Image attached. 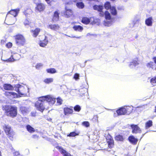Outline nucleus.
Wrapping results in <instances>:
<instances>
[{
	"label": "nucleus",
	"instance_id": "obj_1",
	"mask_svg": "<svg viewBox=\"0 0 156 156\" xmlns=\"http://www.w3.org/2000/svg\"><path fill=\"white\" fill-rule=\"evenodd\" d=\"M56 100V98L51 95H47L39 98L35 106L37 109L41 112H43L45 108L44 105L45 103H50L51 105L54 104Z\"/></svg>",
	"mask_w": 156,
	"mask_h": 156
},
{
	"label": "nucleus",
	"instance_id": "obj_2",
	"mask_svg": "<svg viewBox=\"0 0 156 156\" xmlns=\"http://www.w3.org/2000/svg\"><path fill=\"white\" fill-rule=\"evenodd\" d=\"M2 110L5 114L7 116L12 117H16L17 114V108L16 107L5 105L2 106Z\"/></svg>",
	"mask_w": 156,
	"mask_h": 156
},
{
	"label": "nucleus",
	"instance_id": "obj_3",
	"mask_svg": "<svg viewBox=\"0 0 156 156\" xmlns=\"http://www.w3.org/2000/svg\"><path fill=\"white\" fill-rule=\"evenodd\" d=\"M14 90L18 93L20 97L27 96L29 94V88L27 87L25 88L23 86L18 84L14 85Z\"/></svg>",
	"mask_w": 156,
	"mask_h": 156
},
{
	"label": "nucleus",
	"instance_id": "obj_4",
	"mask_svg": "<svg viewBox=\"0 0 156 156\" xmlns=\"http://www.w3.org/2000/svg\"><path fill=\"white\" fill-rule=\"evenodd\" d=\"M133 110V106H126L122 107L117 110V112L118 115L129 114Z\"/></svg>",
	"mask_w": 156,
	"mask_h": 156
},
{
	"label": "nucleus",
	"instance_id": "obj_5",
	"mask_svg": "<svg viewBox=\"0 0 156 156\" xmlns=\"http://www.w3.org/2000/svg\"><path fill=\"white\" fill-rule=\"evenodd\" d=\"M4 129L9 138L11 140H13V136L15 135V133L11 128L10 126L8 125H5L3 127Z\"/></svg>",
	"mask_w": 156,
	"mask_h": 156
},
{
	"label": "nucleus",
	"instance_id": "obj_6",
	"mask_svg": "<svg viewBox=\"0 0 156 156\" xmlns=\"http://www.w3.org/2000/svg\"><path fill=\"white\" fill-rule=\"evenodd\" d=\"M105 16L106 20L103 22L104 25L108 27L111 26L112 24V20L111 18L110 14L108 11H105Z\"/></svg>",
	"mask_w": 156,
	"mask_h": 156
},
{
	"label": "nucleus",
	"instance_id": "obj_7",
	"mask_svg": "<svg viewBox=\"0 0 156 156\" xmlns=\"http://www.w3.org/2000/svg\"><path fill=\"white\" fill-rule=\"evenodd\" d=\"M16 44L18 45L23 46L25 42V40L24 37L21 34L16 35L15 37Z\"/></svg>",
	"mask_w": 156,
	"mask_h": 156
},
{
	"label": "nucleus",
	"instance_id": "obj_8",
	"mask_svg": "<svg viewBox=\"0 0 156 156\" xmlns=\"http://www.w3.org/2000/svg\"><path fill=\"white\" fill-rule=\"evenodd\" d=\"M20 9H19L11 10L7 14L6 17V19L8 17L9 14H10L14 16L13 17H11L10 18V19L11 20H13V22L12 23V24H14L15 22L16 21V19L15 18V17L17 15Z\"/></svg>",
	"mask_w": 156,
	"mask_h": 156
},
{
	"label": "nucleus",
	"instance_id": "obj_9",
	"mask_svg": "<svg viewBox=\"0 0 156 156\" xmlns=\"http://www.w3.org/2000/svg\"><path fill=\"white\" fill-rule=\"evenodd\" d=\"M104 7L106 9H111V12L112 15L114 16L116 15L117 12L115 8V7H111L109 2H106L105 4Z\"/></svg>",
	"mask_w": 156,
	"mask_h": 156
},
{
	"label": "nucleus",
	"instance_id": "obj_10",
	"mask_svg": "<svg viewBox=\"0 0 156 156\" xmlns=\"http://www.w3.org/2000/svg\"><path fill=\"white\" fill-rule=\"evenodd\" d=\"M93 8L94 10H97L100 12V14L101 16H103L105 15V12L102 11L103 7L101 5H95L93 6Z\"/></svg>",
	"mask_w": 156,
	"mask_h": 156
},
{
	"label": "nucleus",
	"instance_id": "obj_11",
	"mask_svg": "<svg viewBox=\"0 0 156 156\" xmlns=\"http://www.w3.org/2000/svg\"><path fill=\"white\" fill-rule=\"evenodd\" d=\"M131 127L132 129V133H141V130L140 128L137 125L132 124Z\"/></svg>",
	"mask_w": 156,
	"mask_h": 156
},
{
	"label": "nucleus",
	"instance_id": "obj_12",
	"mask_svg": "<svg viewBox=\"0 0 156 156\" xmlns=\"http://www.w3.org/2000/svg\"><path fill=\"white\" fill-rule=\"evenodd\" d=\"M56 148L64 156H73L60 146H57Z\"/></svg>",
	"mask_w": 156,
	"mask_h": 156
},
{
	"label": "nucleus",
	"instance_id": "obj_13",
	"mask_svg": "<svg viewBox=\"0 0 156 156\" xmlns=\"http://www.w3.org/2000/svg\"><path fill=\"white\" fill-rule=\"evenodd\" d=\"M5 96L9 98H12L17 97V94L12 92L7 91L5 93Z\"/></svg>",
	"mask_w": 156,
	"mask_h": 156
},
{
	"label": "nucleus",
	"instance_id": "obj_14",
	"mask_svg": "<svg viewBox=\"0 0 156 156\" xmlns=\"http://www.w3.org/2000/svg\"><path fill=\"white\" fill-rule=\"evenodd\" d=\"M72 108H69L68 107H65L63 109L64 113L65 115H68L69 114H72L73 110L72 109V107H71Z\"/></svg>",
	"mask_w": 156,
	"mask_h": 156
},
{
	"label": "nucleus",
	"instance_id": "obj_15",
	"mask_svg": "<svg viewBox=\"0 0 156 156\" xmlns=\"http://www.w3.org/2000/svg\"><path fill=\"white\" fill-rule=\"evenodd\" d=\"M128 139L131 143L134 145L136 144L138 141V139L133 135L129 136Z\"/></svg>",
	"mask_w": 156,
	"mask_h": 156
},
{
	"label": "nucleus",
	"instance_id": "obj_16",
	"mask_svg": "<svg viewBox=\"0 0 156 156\" xmlns=\"http://www.w3.org/2000/svg\"><path fill=\"white\" fill-rule=\"evenodd\" d=\"M45 8L44 5L41 3H38L37 5L36 9L40 12L43 11Z\"/></svg>",
	"mask_w": 156,
	"mask_h": 156
},
{
	"label": "nucleus",
	"instance_id": "obj_17",
	"mask_svg": "<svg viewBox=\"0 0 156 156\" xmlns=\"http://www.w3.org/2000/svg\"><path fill=\"white\" fill-rule=\"evenodd\" d=\"M137 60V59H135L130 62L129 65L130 67L132 68L139 65V63L138 62Z\"/></svg>",
	"mask_w": 156,
	"mask_h": 156
},
{
	"label": "nucleus",
	"instance_id": "obj_18",
	"mask_svg": "<svg viewBox=\"0 0 156 156\" xmlns=\"http://www.w3.org/2000/svg\"><path fill=\"white\" fill-rule=\"evenodd\" d=\"M3 87L4 89L5 90H14L15 89L14 86L13 87L9 84H5Z\"/></svg>",
	"mask_w": 156,
	"mask_h": 156
},
{
	"label": "nucleus",
	"instance_id": "obj_19",
	"mask_svg": "<svg viewBox=\"0 0 156 156\" xmlns=\"http://www.w3.org/2000/svg\"><path fill=\"white\" fill-rule=\"evenodd\" d=\"M47 27L48 28H50L53 30L55 31L58 30L59 28V26L58 24L49 25Z\"/></svg>",
	"mask_w": 156,
	"mask_h": 156
},
{
	"label": "nucleus",
	"instance_id": "obj_20",
	"mask_svg": "<svg viewBox=\"0 0 156 156\" xmlns=\"http://www.w3.org/2000/svg\"><path fill=\"white\" fill-rule=\"evenodd\" d=\"M20 111L23 114L26 115L28 112V108L24 106H21L20 108Z\"/></svg>",
	"mask_w": 156,
	"mask_h": 156
},
{
	"label": "nucleus",
	"instance_id": "obj_21",
	"mask_svg": "<svg viewBox=\"0 0 156 156\" xmlns=\"http://www.w3.org/2000/svg\"><path fill=\"white\" fill-rule=\"evenodd\" d=\"M40 30L39 28H37L34 30H32L31 31L33 34V36L34 37H36L39 34L40 32Z\"/></svg>",
	"mask_w": 156,
	"mask_h": 156
},
{
	"label": "nucleus",
	"instance_id": "obj_22",
	"mask_svg": "<svg viewBox=\"0 0 156 156\" xmlns=\"http://www.w3.org/2000/svg\"><path fill=\"white\" fill-rule=\"evenodd\" d=\"M146 66L147 68L153 69L154 68V67L155 66V64L154 62L151 61L147 63L146 64Z\"/></svg>",
	"mask_w": 156,
	"mask_h": 156
},
{
	"label": "nucleus",
	"instance_id": "obj_23",
	"mask_svg": "<svg viewBox=\"0 0 156 156\" xmlns=\"http://www.w3.org/2000/svg\"><path fill=\"white\" fill-rule=\"evenodd\" d=\"M152 18L151 17H150L145 20L146 24L148 26H151L152 25Z\"/></svg>",
	"mask_w": 156,
	"mask_h": 156
},
{
	"label": "nucleus",
	"instance_id": "obj_24",
	"mask_svg": "<svg viewBox=\"0 0 156 156\" xmlns=\"http://www.w3.org/2000/svg\"><path fill=\"white\" fill-rule=\"evenodd\" d=\"M73 28L75 30L80 32H81L83 29V28L80 25H75Z\"/></svg>",
	"mask_w": 156,
	"mask_h": 156
},
{
	"label": "nucleus",
	"instance_id": "obj_25",
	"mask_svg": "<svg viewBox=\"0 0 156 156\" xmlns=\"http://www.w3.org/2000/svg\"><path fill=\"white\" fill-rule=\"evenodd\" d=\"M153 125L152 121L150 120L147 121L145 123V128L146 129H147L149 128L152 126Z\"/></svg>",
	"mask_w": 156,
	"mask_h": 156
},
{
	"label": "nucleus",
	"instance_id": "obj_26",
	"mask_svg": "<svg viewBox=\"0 0 156 156\" xmlns=\"http://www.w3.org/2000/svg\"><path fill=\"white\" fill-rule=\"evenodd\" d=\"M66 11L65 13V15L66 16V17H68L72 15L73 13L71 10L70 9H66Z\"/></svg>",
	"mask_w": 156,
	"mask_h": 156
},
{
	"label": "nucleus",
	"instance_id": "obj_27",
	"mask_svg": "<svg viewBox=\"0 0 156 156\" xmlns=\"http://www.w3.org/2000/svg\"><path fill=\"white\" fill-rule=\"evenodd\" d=\"M1 59L2 61H3L5 62H13L14 61L16 60V59H15V58H14L13 55H11L10 58L4 60L2 58Z\"/></svg>",
	"mask_w": 156,
	"mask_h": 156
},
{
	"label": "nucleus",
	"instance_id": "obj_28",
	"mask_svg": "<svg viewBox=\"0 0 156 156\" xmlns=\"http://www.w3.org/2000/svg\"><path fill=\"white\" fill-rule=\"evenodd\" d=\"M82 22L86 24H88L90 22L89 18L87 17H84L82 18Z\"/></svg>",
	"mask_w": 156,
	"mask_h": 156
},
{
	"label": "nucleus",
	"instance_id": "obj_29",
	"mask_svg": "<svg viewBox=\"0 0 156 156\" xmlns=\"http://www.w3.org/2000/svg\"><path fill=\"white\" fill-rule=\"evenodd\" d=\"M150 83L153 86H156V76H154L150 79Z\"/></svg>",
	"mask_w": 156,
	"mask_h": 156
},
{
	"label": "nucleus",
	"instance_id": "obj_30",
	"mask_svg": "<svg viewBox=\"0 0 156 156\" xmlns=\"http://www.w3.org/2000/svg\"><path fill=\"white\" fill-rule=\"evenodd\" d=\"M47 41L44 40L43 41H40L39 43V45L41 47H44L48 44Z\"/></svg>",
	"mask_w": 156,
	"mask_h": 156
},
{
	"label": "nucleus",
	"instance_id": "obj_31",
	"mask_svg": "<svg viewBox=\"0 0 156 156\" xmlns=\"http://www.w3.org/2000/svg\"><path fill=\"white\" fill-rule=\"evenodd\" d=\"M59 13L58 11H55L53 17V20L55 21H57L58 20Z\"/></svg>",
	"mask_w": 156,
	"mask_h": 156
},
{
	"label": "nucleus",
	"instance_id": "obj_32",
	"mask_svg": "<svg viewBox=\"0 0 156 156\" xmlns=\"http://www.w3.org/2000/svg\"><path fill=\"white\" fill-rule=\"evenodd\" d=\"M108 147L110 148H112L114 145V141L112 139H110L107 141Z\"/></svg>",
	"mask_w": 156,
	"mask_h": 156
},
{
	"label": "nucleus",
	"instance_id": "obj_33",
	"mask_svg": "<svg viewBox=\"0 0 156 156\" xmlns=\"http://www.w3.org/2000/svg\"><path fill=\"white\" fill-rule=\"evenodd\" d=\"M46 71L48 73L51 74L55 73L57 72L55 69L53 68L47 69H46Z\"/></svg>",
	"mask_w": 156,
	"mask_h": 156
},
{
	"label": "nucleus",
	"instance_id": "obj_34",
	"mask_svg": "<svg viewBox=\"0 0 156 156\" xmlns=\"http://www.w3.org/2000/svg\"><path fill=\"white\" fill-rule=\"evenodd\" d=\"M26 128L27 131L30 133H32L35 131L34 129L30 125H27Z\"/></svg>",
	"mask_w": 156,
	"mask_h": 156
},
{
	"label": "nucleus",
	"instance_id": "obj_35",
	"mask_svg": "<svg viewBox=\"0 0 156 156\" xmlns=\"http://www.w3.org/2000/svg\"><path fill=\"white\" fill-rule=\"evenodd\" d=\"M53 81V79L52 78H48L44 80V82L47 84H49Z\"/></svg>",
	"mask_w": 156,
	"mask_h": 156
},
{
	"label": "nucleus",
	"instance_id": "obj_36",
	"mask_svg": "<svg viewBox=\"0 0 156 156\" xmlns=\"http://www.w3.org/2000/svg\"><path fill=\"white\" fill-rule=\"evenodd\" d=\"M115 140L117 141H122L124 140V139L123 136L120 135H117L115 137Z\"/></svg>",
	"mask_w": 156,
	"mask_h": 156
},
{
	"label": "nucleus",
	"instance_id": "obj_37",
	"mask_svg": "<svg viewBox=\"0 0 156 156\" xmlns=\"http://www.w3.org/2000/svg\"><path fill=\"white\" fill-rule=\"evenodd\" d=\"M52 38V36L50 34H47L45 36L44 40L46 41H47L48 42V41L51 40Z\"/></svg>",
	"mask_w": 156,
	"mask_h": 156
},
{
	"label": "nucleus",
	"instance_id": "obj_38",
	"mask_svg": "<svg viewBox=\"0 0 156 156\" xmlns=\"http://www.w3.org/2000/svg\"><path fill=\"white\" fill-rule=\"evenodd\" d=\"M79 135V133H76L75 132H73L70 133L67 135V136L69 137H75L76 136Z\"/></svg>",
	"mask_w": 156,
	"mask_h": 156
},
{
	"label": "nucleus",
	"instance_id": "obj_39",
	"mask_svg": "<svg viewBox=\"0 0 156 156\" xmlns=\"http://www.w3.org/2000/svg\"><path fill=\"white\" fill-rule=\"evenodd\" d=\"M76 5L78 8L80 9H83L84 7V4L82 2H77Z\"/></svg>",
	"mask_w": 156,
	"mask_h": 156
},
{
	"label": "nucleus",
	"instance_id": "obj_40",
	"mask_svg": "<svg viewBox=\"0 0 156 156\" xmlns=\"http://www.w3.org/2000/svg\"><path fill=\"white\" fill-rule=\"evenodd\" d=\"M74 109L76 112H79L81 110V108L79 105H76L74 107Z\"/></svg>",
	"mask_w": 156,
	"mask_h": 156
},
{
	"label": "nucleus",
	"instance_id": "obj_41",
	"mask_svg": "<svg viewBox=\"0 0 156 156\" xmlns=\"http://www.w3.org/2000/svg\"><path fill=\"white\" fill-rule=\"evenodd\" d=\"M82 125L86 127H88L90 126L89 123L88 121H84L82 122Z\"/></svg>",
	"mask_w": 156,
	"mask_h": 156
},
{
	"label": "nucleus",
	"instance_id": "obj_42",
	"mask_svg": "<svg viewBox=\"0 0 156 156\" xmlns=\"http://www.w3.org/2000/svg\"><path fill=\"white\" fill-rule=\"evenodd\" d=\"M57 103L58 104V105H60L62 104V99H61L59 98H58L57 99Z\"/></svg>",
	"mask_w": 156,
	"mask_h": 156
},
{
	"label": "nucleus",
	"instance_id": "obj_43",
	"mask_svg": "<svg viewBox=\"0 0 156 156\" xmlns=\"http://www.w3.org/2000/svg\"><path fill=\"white\" fill-rule=\"evenodd\" d=\"M79 74L78 73H76L74 76V78L76 80L79 79Z\"/></svg>",
	"mask_w": 156,
	"mask_h": 156
},
{
	"label": "nucleus",
	"instance_id": "obj_44",
	"mask_svg": "<svg viewBox=\"0 0 156 156\" xmlns=\"http://www.w3.org/2000/svg\"><path fill=\"white\" fill-rule=\"evenodd\" d=\"M14 156H23L22 155L20 154L19 152L16 151L13 153Z\"/></svg>",
	"mask_w": 156,
	"mask_h": 156
},
{
	"label": "nucleus",
	"instance_id": "obj_45",
	"mask_svg": "<svg viewBox=\"0 0 156 156\" xmlns=\"http://www.w3.org/2000/svg\"><path fill=\"white\" fill-rule=\"evenodd\" d=\"M30 22L27 20L26 19L24 22V24L25 26L28 25L30 24Z\"/></svg>",
	"mask_w": 156,
	"mask_h": 156
},
{
	"label": "nucleus",
	"instance_id": "obj_46",
	"mask_svg": "<svg viewBox=\"0 0 156 156\" xmlns=\"http://www.w3.org/2000/svg\"><path fill=\"white\" fill-rule=\"evenodd\" d=\"M43 66V64L41 63H39L37 64L36 66L37 69H38Z\"/></svg>",
	"mask_w": 156,
	"mask_h": 156
},
{
	"label": "nucleus",
	"instance_id": "obj_47",
	"mask_svg": "<svg viewBox=\"0 0 156 156\" xmlns=\"http://www.w3.org/2000/svg\"><path fill=\"white\" fill-rule=\"evenodd\" d=\"M12 44L11 43H8L6 44L7 47L8 48H10L12 47Z\"/></svg>",
	"mask_w": 156,
	"mask_h": 156
},
{
	"label": "nucleus",
	"instance_id": "obj_48",
	"mask_svg": "<svg viewBox=\"0 0 156 156\" xmlns=\"http://www.w3.org/2000/svg\"><path fill=\"white\" fill-rule=\"evenodd\" d=\"M36 113L35 112H32L31 113V114L32 116H36Z\"/></svg>",
	"mask_w": 156,
	"mask_h": 156
},
{
	"label": "nucleus",
	"instance_id": "obj_49",
	"mask_svg": "<svg viewBox=\"0 0 156 156\" xmlns=\"http://www.w3.org/2000/svg\"><path fill=\"white\" fill-rule=\"evenodd\" d=\"M153 60L154 62V64H156V56L154 57L153 58Z\"/></svg>",
	"mask_w": 156,
	"mask_h": 156
},
{
	"label": "nucleus",
	"instance_id": "obj_50",
	"mask_svg": "<svg viewBox=\"0 0 156 156\" xmlns=\"http://www.w3.org/2000/svg\"><path fill=\"white\" fill-rule=\"evenodd\" d=\"M118 116L119 115H118L117 113V111H116V112H114V116L115 117H116L117 116Z\"/></svg>",
	"mask_w": 156,
	"mask_h": 156
},
{
	"label": "nucleus",
	"instance_id": "obj_51",
	"mask_svg": "<svg viewBox=\"0 0 156 156\" xmlns=\"http://www.w3.org/2000/svg\"><path fill=\"white\" fill-rule=\"evenodd\" d=\"M154 112H155V115L154 117H153V118L156 116V106L155 107V109Z\"/></svg>",
	"mask_w": 156,
	"mask_h": 156
},
{
	"label": "nucleus",
	"instance_id": "obj_52",
	"mask_svg": "<svg viewBox=\"0 0 156 156\" xmlns=\"http://www.w3.org/2000/svg\"><path fill=\"white\" fill-rule=\"evenodd\" d=\"M72 37H76L75 36ZM76 37L77 38H81V37Z\"/></svg>",
	"mask_w": 156,
	"mask_h": 156
},
{
	"label": "nucleus",
	"instance_id": "obj_53",
	"mask_svg": "<svg viewBox=\"0 0 156 156\" xmlns=\"http://www.w3.org/2000/svg\"><path fill=\"white\" fill-rule=\"evenodd\" d=\"M66 75L69 76V74L67 73V74H65L63 76H66Z\"/></svg>",
	"mask_w": 156,
	"mask_h": 156
},
{
	"label": "nucleus",
	"instance_id": "obj_54",
	"mask_svg": "<svg viewBox=\"0 0 156 156\" xmlns=\"http://www.w3.org/2000/svg\"><path fill=\"white\" fill-rule=\"evenodd\" d=\"M76 55H78V54L80 55L79 53H76Z\"/></svg>",
	"mask_w": 156,
	"mask_h": 156
},
{
	"label": "nucleus",
	"instance_id": "obj_55",
	"mask_svg": "<svg viewBox=\"0 0 156 156\" xmlns=\"http://www.w3.org/2000/svg\"><path fill=\"white\" fill-rule=\"evenodd\" d=\"M50 0H45V1H47V2H48V1H49Z\"/></svg>",
	"mask_w": 156,
	"mask_h": 156
},
{
	"label": "nucleus",
	"instance_id": "obj_56",
	"mask_svg": "<svg viewBox=\"0 0 156 156\" xmlns=\"http://www.w3.org/2000/svg\"><path fill=\"white\" fill-rule=\"evenodd\" d=\"M127 0H125L124 1L125 2H126L127 1Z\"/></svg>",
	"mask_w": 156,
	"mask_h": 156
},
{
	"label": "nucleus",
	"instance_id": "obj_57",
	"mask_svg": "<svg viewBox=\"0 0 156 156\" xmlns=\"http://www.w3.org/2000/svg\"><path fill=\"white\" fill-rule=\"evenodd\" d=\"M34 136H37V135H33Z\"/></svg>",
	"mask_w": 156,
	"mask_h": 156
},
{
	"label": "nucleus",
	"instance_id": "obj_58",
	"mask_svg": "<svg viewBox=\"0 0 156 156\" xmlns=\"http://www.w3.org/2000/svg\"><path fill=\"white\" fill-rule=\"evenodd\" d=\"M88 34H89V35H90V34H89V33L88 34H87V35H88Z\"/></svg>",
	"mask_w": 156,
	"mask_h": 156
},
{
	"label": "nucleus",
	"instance_id": "obj_59",
	"mask_svg": "<svg viewBox=\"0 0 156 156\" xmlns=\"http://www.w3.org/2000/svg\"><path fill=\"white\" fill-rule=\"evenodd\" d=\"M151 131H153V132H154L155 131H152V130H151Z\"/></svg>",
	"mask_w": 156,
	"mask_h": 156
},
{
	"label": "nucleus",
	"instance_id": "obj_60",
	"mask_svg": "<svg viewBox=\"0 0 156 156\" xmlns=\"http://www.w3.org/2000/svg\"><path fill=\"white\" fill-rule=\"evenodd\" d=\"M12 24H8V25H11Z\"/></svg>",
	"mask_w": 156,
	"mask_h": 156
},
{
	"label": "nucleus",
	"instance_id": "obj_61",
	"mask_svg": "<svg viewBox=\"0 0 156 156\" xmlns=\"http://www.w3.org/2000/svg\"><path fill=\"white\" fill-rule=\"evenodd\" d=\"M86 62H87V61H86L85 62V63H86Z\"/></svg>",
	"mask_w": 156,
	"mask_h": 156
},
{
	"label": "nucleus",
	"instance_id": "obj_62",
	"mask_svg": "<svg viewBox=\"0 0 156 156\" xmlns=\"http://www.w3.org/2000/svg\"><path fill=\"white\" fill-rule=\"evenodd\" d=\"M18 55V56H19V55H18H18Z\"/></svg>",
	"mask_w": 156,
	"mask_h": 156
},
{
	"label": "nucleus",
	"instance_id": "obj_63",
	"mask_svg": "<svg viewBox=\"0 0 156 156\" xmlns=\"http://www.w3.org/2000/svg\"><path fill=\"white\" fill-rule=\"evenodd\" d=\"M0 156H1V155H0Z\"/></svg>",
	"mask_w": 156,
	"mask_h": 156
}]
</instances>
